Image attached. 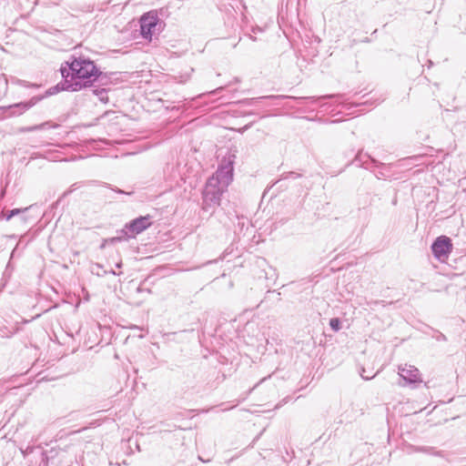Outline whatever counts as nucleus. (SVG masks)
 Listing matches in <instances>:
<instances>
[{"instance_id": "obj_9", "label": "nucleus", "mask_w": 466, "mask_h": 466, "mask_svg": "<svg viewBox=\"0 0 466 466\" xmlns=\"http://www.w3.org/2000/svg\"><path fill=\"white\" fill-rule=\"evenodd\" d=\"M329 327L333 331H339L341 329V321L339 318H332L329 319Z\"/></svg>"}, {"instance_id": "obj_22", "label": "nucleus", "mask_w": 466, "mask_h": 466, "mask_svg": "<svg viewBox=\"0 0 466 466\" xmlns=\"http://www.w3.org/2000/svg\"><path fill=\"white\" fill-rule=\"evenodd\" d=\"M121 266H122V263H121V262H119V263H117V264H116V268H121Z\"/></svg>"}, {"instance_id": "obj_20", "label": "nucleus", "mask_w": 466, "mask_h": 466, "mask_svg": "<svg viewBox=\"0 0 466 466\" xmlns=\"http://www.w3.org/2000/svg\"><path fill=\"white\" fill-rule=\"evenodd\" d=\"M38 128H40V127H38V126H35V127H30V130L32 131V130H34V129H38Z\"/></svg>"}, {"instance_id": "obj_1", "label": "nucleus", "mask_w": 466, "mask_h": 466, "mask_svg": "<svg viewBox=\"0 0 466 466\" xmlns=\"http://www.w3.org/2000/svg\"><path fill=\"white\" fill-rule=\"evenodd\" d=\"M63 80L48 88L46 96H52L60 91H79L90 86L101 75L95 63L88 58L71 56L60 67ZM44 96H31V106L39 102Z\"/></svg>"}, {"instance_id": "obj_12", "label": "nucleus", "mask_w": 466, "mask_h": 466, "mask_svg": "<svg viewBox=\"0 0 466 466\" xmlns=\"http://www.w3.org/2000/svg\"><path fill=\"white\" fill-rule=\"evenodd\" d=\"M20 212H21V210L18 209V208L12 209L10 211V213L7 215L6 219L9 220L11 218H13L14 216L19 214Z\"/></svg>"}, {"instance_id": "obj_19", "label": "nucleus", "mask_w": 466, "mask_h": 466, "mask_svg": "<svg viewBox=\"0 0 466 466\" xmlns=\"http://www.w3.org/2000/svg\"><path fill=\"white\" fill-rule=\"evenodd\" d=\"M115 191L119 194H127L124 190H121V189H116Z\"/></svg>"}, {"instance_id": "obj_2", "label": "nucleus", "mask_w": 466, "mask_h": 466, "mask_svg": "<svg viewBox=\"0 0 466 466\" xmlns=\"http://www.w3.org/2000/svg\"><path fill=\"white\" fill-rule=\"evenodd\" d=\"M233 179V164L228 161L222 164L216 173L206 182L202 192V208L209 211L210 208L220 205L221 196L227 191Z\"/></svg>"}, {"instance_id": "obj_16", "label": "nucleus", "mask_w": 466, "mask_h": 466, "mask_svg": "<svg viewBox=\"0 0 466 466\" xmlns=\"http://www.w3.org/2000/svg\"><path fill=\"white\" fill-rule=\"evenodd\" d=\"M436 339L438 341H446L447 338H446V336L444 334L439 333V335L436 337Z\"/></svg>"}, {"instance_id": "obj_23", "label": "nucleus", "mask_w": 466, "mask_h": 466, "mask_svg": "<svg viewBox=\"0 0 466 466\" xmlns=\"http://www.w3.org/2000/svg\"><path fill=\"white\" fill-rule=\"evenodd\" d=\"M332 96H333L332 95H329L327 97H332ZM322 97L325 98L326 96H322Z\"/></svg>"}, {"instance_id": "obj_21", "label": "nucleus", "mask_w": 466, "mask_h": 466, "mask_svg": "<svg viewBox=\"0 0 466 466\" xmlns=\"http://www.w3.org/2000/svg\"><path fill=\"white\" fill-rule=\"evenodd\" d=\"M36 367V364L31 365V371Z\"/></svg>"}, {"instance_id": "obj_10", "label": "nucleus", "mask_w": 466, "mask_h": 466, "mask_svg": "<svg viewBox=\"0 0 466 466\" xmlns=\"http://www.w3.org/2000/svg\"><path fill=\"white\" fill-rule=\"evenodd\" d=\"M300 175L299 174H297L295 172H289V173H284L281 175V178L282 179H287V178H297V177H299Z\"/></svg>"}, {"instance_id": "obj_7", "label": "nucleus", "mask_w": 466, "mask_h": 466, "mask_svg": "<svg viewBox=\"0 0 466 466\" xmlns=\"http://www.w3.org/2000/svg\"><path fill=\"white\" fill-rule=\"evenodd\" d=\"M29 104L26 102H20L11 105L7 107V115L10 116H17L28 109Z\"/></svg>"}, {"instance_id": "obj_14", "label": "nucleus", "mask_w": 466, "mask_h": 466, "mask_svg": "<svg viewBox=\"0 0 466 466\" xmlns=\"http://www.w3.org/2000/svg\"><path fill=\"white\" fill-rule=\"evenodd\" d=\"M292 98L296 99V100H313V99H315V97H313V96H300V97L293 96Z\"/></svg>"}, {"instance_id": "obj_11", "label": "nucleus", "mask_w": 466, "mask_h": 466, "mask_svg": "<svg viewBox=\"0 0 466 466\" xmlns=\"http://www.w3.org/2000/svg\"><path fill=\"white\" fill-rule=\"evenodd\" d=\"M353 162L354 163L360 162V167H365V168H369V167L367 166V162H364V163L361 162V160H360V152H359V154L355 157Z\"/></svg>"}, {"instance_id": "obj_18", "label": "nucleus", "mask_w": 466, "mask_h": 466, "mask_svg": "<svg viewBox=\"0 0 466 466\" xmlns=\"http://www.w3.org/2000/svg\"><path fill=\"white\" fill-rule=\"evenodd\" d=\"M176 334H177L176 332H169V333L165 334V336H166L168 339H170V337H173V336H175Z\"/></svg>"}, {"instance_id": "obj_15", "label": "nucleus", "mask_w": 466, "mask_h": 466, "mask_svg": "<svg viewBox=\"0 0 466 466\" xmlns=\"http://www.w3.org/2000/svg\"><path fill=\"white\" fill-rule=\"evenodd\" d=\"M40 375H41V372H38L35 378H34V380H35L36 383H39L40 381H42L43 380L46 379V377H41L40 378Z\"/></svg>"}, {"instance_id": "obj_4", "label": "nucleus", "mask_w": 466, "mask_h": 466, "mask_svg": "<svg viewBox=\"0 0 466 466\" xmlns=\"http://www.w3.org/2000/svg\"><path fill=\"white\" fill-rule=\"evenodd\" d=\"M431 248L434 258L444 262L452 251L451 239L447 236H440L433 241Z\"/></svg>"}, {"instance_id": "obj_6", "label": "nucleus", "mask_w": 466, "mask_h": 466, "mask_svg": "<svg viewBox=\"0 0 466 466\" xmlns=\"http://www.w3.org/2000/svg\"><path fill=\"white\" fill-rule=\"evenodd\" d=\"M399 375L405 381V384L411 385L422 381L420 370L412 365L399 366Z\"/></svg>"}, {"instance_id": "obj_3", "label": "nucleus", "mask_w": 466, "mask_h": 466, "mask_svg": "<svg viewBox=\"0 0 466 466\" xmlns=\"http://www.w3.org/2000/svg\"><path fill=\"white\" fill-rule=\"evenodd\" d=\"M151 225L152 221L149 215L140 216L127 223L125 228L120 231V235L112 238L110 241L111 243H116L127 240L129 238H135L137 235L148 228Z\"/></svg>"}, {"instance_id": "obj_17", "label": "nucleus", "mask_w": 466, "mask_h": 466, "mask_svg": "<svg viewBox=\"0 0 466 466\" xmlns=\"http://www.w3.org/2000/svg\"><path fill=\"white\" fill-rule=\"evenodd\" d=\"M364 372H365V370H363V372L360 374V375H361V377H362L364 380H370V379H372V378L374 377V376H366V375H364Z\"/></svg>"}, {"instance_id": "obj_5", "label": "nucleus", "mask_w": 466, "mask_h": 466, "mask_svg": "<svg viewBox=\"0 0 466 466\" xmlns=\"http://www.w3.org/2000/svg\"><path fill=\"white\" fill-rule=\"evenodd\" d=\"M140 34L144 39L151 40L153 33L159 24L157 13L151 11L144 14L139 20Z\"/></svg>"}, {"instance_id": "obj_8", "label": "nucleus", "mask_w": 466, "mask_h": 466, "mask_svg": "<svg viewBox=\"0 0 466 466\" xmlns=\"http://www.w3.org/2000/svg\"><path fill=\"white\" fill-rule=\"evenodd\" d=\"M92 92L98 96L99 100L101 102H107V96H106V89H93Z\"/></svg>"}, {"instance_id": "obj_13", "label": "nucleus", "mask_w": 466, "mask_h": 466, "mask_svg": "<svg viewBox=\"0 0 466 466\" xmlns=\"http://www.w3.org/2000/svg\"><path fill=\"white\" fill-rule=\"evenodd\" d=\"M367 157H369L370 163H372L374 166H380V165H382V163H380L377 159L371 157L370 155H367Z\"/></svg>"}]
</instances>
